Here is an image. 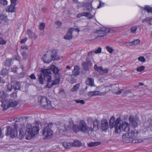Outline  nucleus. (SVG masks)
<instances>
[{
	"label": "nucleus",
	"mask_w": 152,
	"mask_h": 152,
	"mask_svg": "<svg viewBox=\"0 0 152 152\" xmlns=\"http://www.w3.org/2000/svg\"><path fill=\"white\" fill-rule=\"evenodd\" d=\"M107 29L104 28H102L96 31V33L98 34V37H102L105 36L107 34Z\"/></svg>",
	"instance_id": "11"
},
{
	"label": "nucleus",
	"mask_w": 152,
	"mask_h": 152,
	"mask_svg": "<svg viewBox=\"0 0 152 152\" xmlns=\"http://www.w3.org/2000/svg\"><path fill=\"white\" fill-rule=\"evenodd\" d=\"M100 142H91L89 143L88 145V146L90 147H93L94 146H97L100 144Z\"/></svg>",
	"instance_id": "36"
},
{
	"label": "nucleus",
	"mask_w": 152,
	"mask_h": 152,
	"mask_svg": "<svg viewBox=\"0 0 152 152\" xmlns=\"http://www.w3.org/2000/svg\"><path fill=\"white\" fill-rule=\"evenodd\" d=\"M56 23L57 25V28H60L62 25V23L59 21L56 22Z\"/></svg>",
	"instance_id": "56"
},
{
	"label": "nucleus",
	"mask_w": 152,
	"mask_h": 152,
	"mask_svg": "<svg viewBox=\"0 0 152 152\" xmlns=\"http://www.w3.org/2000/svg\"><path fill=\"white\" fill-rule=\"evenodd\" d=\"M86 84L87 85L90 86H94V80L93 79L89 78L86 80Z\"/></svg>",
	"instance_id": "26"
},
{
	"label": "nucleus",
	"mask_w": 152,
	"mask_h": 152,
	"mask_svg": "<svg viewBox=\"0 0 152 152\" xmlns=\"http://www.w3.org/2000/svg\"><path fill=\"white\" fill-rule=\"evenodd\" d=\"M99 121L97 119H95L93 121V128L92 131H96L99 128Z\"/></svg>",
	"instance_id": "20"
},
{
	"label": "nucleus",
	"mask_w": 152,
	"mask_h": 152,
	"mask_svg": "<svg viewBox=\"0 0 152 152\" xmlns=\"http://www.w3.org/2000/svg\"><path fill=\"white\" fill-rule=\"evenodd\" d=\"M150 18L148 17L145 18L144 19H143L142 20V23H145V22L149 21Z\"/></svg>",
	"instance_id": "61"
},
{
	"label": "nucleus",
	"mask_w": 152,
	"mask_h": 152,
	"mask_svg": "<svg viewBox=\"0 0 152 152\" xmlns=\"http://www.w3.org/2000/svg\"><path fill=\"white\" fill-rule=\"evenodd\" d=\"M45 127L42 131L43 138L44 140L48 139L51 137L53 135V132L51 128L53 126L52 122L49 123L45 125Z\"/></svg>",
	"instance_id": "4"
},
{
	"label": "nucleus",
	"mask_w": 152,
	"mask_h": 152,
	"mask_svg": "<svg viewBox=\"0 0 152 152\" xmlns=\"http://www.w3.org/2000/svg\"><path fill=\"white\" fill-rule=\"evenodd\" d=\"M27 34L29 36V38H33L34 39H36L37 36L34 33H33L31 30H28L26 32Z\"/></svg>",
	"instance_id": "19"
},
{
	"label": "nucleus",
	"mask_w": 152,
	"mask_h": 152,
	"mask_svg": "<svg viewBox=\"0 0 152 152\" xmlns=\"http://www.w3.org/2000/svg\"><path fill=\"white\" fill-rule=\"evenodd\" d=\"M73 130L74 132L76 133L80 131L79 125L77 126L76 125H74L73 126Z\"/></svg>",
	"instance_id": "39"
},
{
	"label": "nucleus",
	"mask_w": 152,
	"mask_h": 152,
	"mask_svg": "<svg viewBox=\"0 0 152 152\" xmlns=\"http://www.w3.org/2000/svg\"><path fill=\"white\" fill-rule=\"evenodd\" d=\"M60 82V80L59 77L56 79L55 80L52 81V83L50 84H48L46 85V86L48 88H51L54 86L57 85L59 84Z\"/></svg>",
	"instance_id": "16"
},
{
	"label": "nucleus",
	"mask_w": 152,
	"mask_h": 152,
	"mask_svg": "<svg viewBox=\"0 0 152 152\" xmlns=\"http://www.w3.org/2000/svg\"><path fill=\"white\" fill-rule=\"evenodd\" d=\"M1 73L2 75H6L8 74V71L7 69H3L1 71Z\"/></svg>",
	"instance_id": "43"
},
{
	"label": "nucleus",
	"mask_w": 152,
	"mask_h": 152,
	"mask_svg": "<svg viewBox=\"0 0 152 152\" xmlns=\"http://www.w3.org/2000/svg\"><path fill=\"white\" fill-rule=\"evenodd\" d=\"M57 50L56 49H53L52 50V54L51 55V58L52 60H58L60 58L59 56L57 55Z\"/></svg>",
	"instance_id": "17"
},
{
	"label": "nucleus",
	"mask_w": 152,
	"mask_h": 152,
	"mask_svg": "<svg viewBox=\"0 0 152 152\" xmlns=\"http://www.w3.org/2000/svg\"><path fill=\"white\" fill-rule=\"evenodd\" d=\"M51 70L53 71V73L55 75L58 74L59 72V70L58 68L55 66L54 65H53L51 67Z\"/></svg>",
	"instance_id": "29"
},
{
	"label": "nucleus",
	"mask_w": 152,
	"mask_h": 152,
	"mask_svg": "<svg viewBox=\"0 0 152 152\" xmlns=\"http://www.w3.org/2000/svg\"><path fill=\"white\" fill-rule=\"evenodd\" d=\"M109 125L110 128L114 127L115 132L117 133H120L123 131L129 132L130 129V125L127 122H122L120 118H117L115 120L114 116H112L110 118Z\"/></svg>",
	"instance_id": "1"
},
{
	"label": "nucleus",
	"mask_w": 152,
	"mask_h": 152,
	"mask_svg": "<svg viewBox=\"0 0 152 152\" xmlns=\"http://www.w3.org/2000/svg\"><path fill=\"white\" fill-rule=\"evenodd\" d=\"M15 5H14L13 4H11L8 6L5 9V10L7 12H13L15 11Z\"/></svg>",
	"instance_id": "21"
},
{
	"label": "nucleus",
	"mask_w": 152,
	"mask_h": 152,
	"mask_svg": "<svg viewBox=\"0 0 152 152\" xmlns=\"http://www.w3.org/2000/svg\"><path fill=\"white\" fill-rule=\"evenodd\" d=\"M21 54L23 58H25L28 56V54L26 52H23Z\"/></svg>",
	"instance_id": "57"
},
{
	"label": "nucleus",
	"mask_w": 152,
	"mask_h": 152,
	"mask_svg": "<svg viewBox=\"0 0 152 152\" xmlns=\"http://www.w3.org/2000/svg\"><path fill=\"white\" fill-rule=\"evenodd\" d=\"M10 107H14L18 104V102L12 99H8Z\"/></svg>",
	"instance_id": "23"
},
{
	"label": "nucleus",
	"mask_w": 152,
	"mask_h": 152,
	"mask_svg": "<svg viewBox=\"0 0 152 152\" xmlns=\"http://www.w3.org/2000/svg\"><path fill=\"white\" fill-rule=\"evenodd\" d=\"M21 86V84L19 82H16L14 84L13 86V89L15 90H19Z\"/></svg>",
	"instance_id": "34"
},
{
	"label": "nucleus",
	"mask_w": 152,
	"mask_h": 152,
	"mask_svg": "<svg viewBox=\"0 0 152 152\" xmlns=\"http://www.w3.org/2000/svg\"><path fill=\"white\" fill-rule=\"evenodd\" d=\"M74 122L72 118L69 119V122L66 121L64 123H61L60 127V129L62 130L63 131H65L67 130H68L70 128H71L72 126H73ZM60 128L59 127H58Z\"/></svg>",
	"instance_id": "8"
},
{
	"label": "nucleus",
	"mask_w": 152,
	"mask_h": 152,
	"mask_svg": "<svg viewBox=\"0 0 152 152\" xmlns=\"http://www.w3.org/2000/svg\"><path fill=\"white\" fill-rule=\"evenodd\" d=\"M37 101L42 107L45 109L51 110L53 108L51 102L45 96H39L38 98Z\"/></svg>",
	"instance_id": "3"
},
{
	"label": "nucleus",
	"mask_w": 152,
	"mask_h": 152,
	"mask_svg": "<svg viewBox=\"0 0 152 152\" xmlns=\"http://www.w3.org/2000/svg\"><path fill=\"white\" fill-rule=\"evenodd\" d=\"M106 49L107 51L110 53H112L114 50L112 48L109 46H107L106 47Z\"/></svg>",
	"instance_id": "45"
},
{
	"label": "nucleus",
	"mask_w": 152,
	"mask_h": 152,
	"mask_svg": "<svg viewBox=\"0 0 152 152\" xmlns=\"http://www.w3.org/2000/svg\"><path fill=\"white\" fill-rule=\"evenodd\" d=\"M140 40L139 39H138L132 41L133 45H138L140 43Z\"/></svg>",
	"instance_id": "46"
},
{
	"label": "nucleus",
	"mask_w": 152,
	"mask_h": 152,
	"mask_svg": "<svg viewBox=\"0 0 152 152\" xmlns=\"http://www.w3.org/2000/svg\"><path fill=\"white\" fill-rule=\"evenodd\" d=\"M38 80L40 84H42L44 83V80L42 75L40 73L38 75Z\"/></svg>",
	"instance_id": "37"
},
{
	"label": "nucleus",
	"mask_w": 152,
	"mask_h": 152,
	"mask_svg": "<svg viewBox=\"0 0 152 152\" xmlns=\"http://www.w3.org/2000/svg\"><path fill=\"white\" fill-rule=\"evenodd\" d=\"M75 102L77 103H80L82 104H84L85 103V101L83 100H76Z\"/></svg>",
	"instance_id": "53"
},
{
	"label": "nucleus",
	"mask_w": 152,
	"mask_h": 152,
	"mask_svg": "<svg viewBox=\"0 0 152 152\" xmlns=\"http://www.w3.org/2000/svg\"><path fill=\"white\" fill-rule=\"evenodd\" d=\"M26 134L27 135L25 136L26 139L30 140L32 137L37 134L39 130V127L35 125L32 126L29 123L27 124Z\"/></svg>",
	"instance_id": "2"
},
{
	"label": "nucleus",
	"mask_w": 152,
	"mask_h": 152,
	"mask_svg": "<svg viewBox=\"0 0 152 152\" xmlns=\"http://www.w3.org/2000/svg\"><path fill=\"white\" fill-rule=\"evenodd\" d=\"M79 126L80 131L83 132L85 133L87 132L88 133L92 131V128L91 127H88L84 120H80L79 122Z\"/></svg>",
	"instance_id": "7"
},
{
	"label": "nucleus",
	"mask_w": 152,
	"mask_h": 152,
	"mask_svg": "<svg viewBox=\"0 0 152 152\" xmlns=\"http://www.w3.org/2000/svg\"><path fill=\"white\" fill-rule=\"evenodd\" d=\"M80 86V84L79 83L76 84L73 86V88L71 89V91L72 92H74L77 91L79 88Z\"/></svg>",
	"instance_id": "38"
},
{
	"label": "nucleus",
	"mask_w": 152,
	"mask_h": 152,
	"mask_svg": "<svg viewBox=\"0 0 152 152\" xmlns=\"http://www.w3.org/2000/svg\"><path fill=\"white\" fill-rule=\"evenodd\" d=\"M13 88V86L11 84H9L5 87V90L7 92L10 91Z\"/></svg>",
	"instance_id": "33"
},
{
	"label": "nucleus",
	"mask_w": 152,
	"mask_h": 152,
	"mask_svg": "<svg viewBox=\"0 0 152 152\" xmlns=\"http://www.w3.org/2000/svg\"><path fill=\"white\" fill-rule=\"evenodd\" d=\"M119 85L118 84H112L111 86H105L107 92L110 90H112L113 93L118 95L120 94L122 92V89L119 88Z\"/></svg>",
	"instance_id": "6"
},
{
	"label": "nucleus",
	"mask_w": 152,
	"mask_h": 152,
	"mask_svg": "<svg viewBox=\"0 0 152 152\" xmlns=\"http://www.w3.org/2000/svg\"><path fill=\"white\" fill-rule=\"evenodd\" d=\"M42 59L45 63H49L52 61V59L50 58H48L46 54H44L43 56Z\"/></svg>",
	"instance_id": "25"
},
{
	"label": "nucleus",
	"mask_w": 152,
	"mask_h": 152,
	"mask_svg": "<svg viewBox=\"0 0 152 152\" xmlns=\"http://www.w3.org/2000/svg\"><path fill=\"white\" fill-rule=\"evenodd\" d=\"M45 80H46L47 82V84H50L51 82L52 77L50 75H46V76H44Z\"/></svg>",
	"instance_id": "28"
},
{
	"label": "nucleus",
	"mask_w": 152,
	"mask_h": 152,
	"mask_svg": "<svg viewBox=\"0 0 152 152\" xmlns=\"http://www.w3.org/2000/svg\"><path fill=\"white\" fill-rule=\"evenodd\" d=\"M126 46H133V44L132 41V42H126L124 44Z\"/></svg>",
	"instance_id": "54"
},
{
	"label": "nucleus",
	"mask_w": 152,
	"mask_h": 152,
	"mask_svg": "<svg viewBox=\"0 0 152 152\" xmlns=\"http://www.w3.org/2000/svg\"><path fill=\"white\" fill-rule=\"evenodd\" d=\"M73 31V28H69L66 34L64 36V38L65 39L70 40L72 37V33Z\"/></svg>",
	"instance_id": "13"
},
{
	"label": "nucleus",
	"mask_w": 152,
	"mask_h": 152,
	"mask_svg": "<svg viewBox=\"0 0 152 152\" xmlns=\"http://www.w3.org/2000/svg\"><path fill=\"white\" fill-rule=\"evenodd\" d=\"M18 126L17 124H15L14 125V128L11 127L10 126L7 127L6 136L10 135L12 138H13L18 134L17 132V128Z\"/></svg>",
	"instance_id": "5"
},
{
	"label": "nucleus",
	"mask_w": 152,
	"mask_h": 152,
	"mask_svg": "<svg viewBox=\"0 0 152 152\" xmlns=\"http://www.w3.org/2000/svg\"><path fill=\"white\" fill-rule=\"evenodd\" d=\"M0 3L4 5H7L8 4V2L7 0H1Z\"/></svg>",
	"instance_id": "55"
},
{
	"label": "nucleus",
	"mask_w": 152,
	"mask_h": 152,
	"mask_svg": "<svg viewBox=\"0 0 152 152\" xmlns=\"http://www.w3.org/2000/svg\"><path fill=\"white\" fill-rule=\"evenodd\" d=\"M45 26V25L43 23H41L39 26V29L41 30L44 29Z\"/></svg>",
	"instance_id": "47"
},
{
	"label": "nucleus",
	"mask_w": 152,
	"mask_h": 152,
	"mask_svg": "<svg viewBox=\"0 0 152 152\" xmlns=\"http://www.w3.org/2000/svg\"><path fill=\"white\" fill-rule=\"evenodd\" d=\"M25 135V132L24 129L22 128H21L19 131V138L21 139Z\"/></svg>",
	"instance_id": "35"
},
{
	"label": "nucleus",
	"mask_w": 152,
	"mask_h": 152,
	"mask_svg": "<svg viewBox=\"0 0 152 152\" xmlns=\"http://www.w3.org/2000/svg\"><path fill=\"white\" fill-rule=\"evenodd\" d=\"M17 67L15 66H14L11 69V71L12 72H17Z\"/></svg>",
	"instance_id": "62"
},
{
	"label": "nucleus",
	"mask_w": 152,
	"mask_h": 152,
	"mask_svg": "<svg viewBox=\"0 0 152 152\" xmlns=\"http://www.w3.org/2000/svg\"><path fill=\"white\" fill-rule=\"evenodd\" d=\"M7 43V41L2 38H0V45H4Z\"/></svg>",
	"instance_id": "49"
},
{
	"label": "nucleus",
	"mask_w": 152,
	"mask_h": 152,
	"mask_svg": "<svg viewBox=\"0 0 152 152\" xmlns=\"http://www.w3.org/2000/svg\"><path fill=\"white\" fill-rule=\"evenodd\" d=\"M99 91H94L88 92V95L89 96L91 97L94 96L99 95Z\"/></svg>",
	"instance_id": "30"
},
{
	"label": "nucleus",
	"mask_w": 152,
	"mask_h": 152,
	"mask_svg": "<svg viewBox=\"0 0 152 152\" xmlns=\"http://www.w3.org/2000/svg\"><path fill=\"white\" fill-rule=\"evenodd\" d=\"M62 145L65 148L67 149L69 148L72 146V143L70 142H64Z\"/></svg>",
	"instance_id": "32"
},
{
	"label": "nucleus",
	"mask_w": 152,
	"mask_h": 152,
	"mask_svg": "<svg viewBox=\"0 0 152 152\" xmlns=\"http://www.w3.org/2000/svg\"><path fill=\"white\" fill-rule=\"evenodd\" d=\"M5 65L7 66H10L11 65V62L7 60L5 62Z\"/></svg>",
	"instance_id": "58"
},
{
	"label": "nucleus",
	"mask_w": 152,
	"mask_h": 152,
	"mask_svg": "<svg viewBox=\"0 0 152 152\" xmlns=\"http://www.w3.org/2000/svg\"><path fill=\"white\" fill-rule=\"evenodd\" d=\"M101 126L102 130L104 131H106L108 129V122L107 120H102Z\"/></svg>",
	"instance_id": "12"
},
{
	"label": "nucleus",
	"mask_w": 152,
	"mask_h": 152,
	"mask_svg": "<svg viewBox=\"0 0 152 152\" xmlns=\"http://www.w3.org/2000/svg\"><path fill=\"white\" fill-rule=\"evenodd\" d=\"M138 59L140 61L142 62H144L145 61V59L143 56H140L138 58Z\"/></svg>",
	"instance_id": "51"
},
{
	"label": "nucleus",
	"mask_w": 152,
	"mask_h": 152,
	"mask_svg": "<svg viewBox=\"0 0 152 152\" xmlns=\"http://www.w3.org/2000/svg\"><path fill=\"white\" fill-rule=\"evenodd\" d=\"M94 69L101 74L103 75L108 72V70L107 69H103L101 66H98L97 65L94 66Z\"/></svg>",
	"instance_id": "10"
},
{
	"label": "nucleus",
	"mask_w": 152,
	"mask_h": 152,
	"mask_svg": "<svg viewBox=\"0 0 152 152\" xmlns=\"http://www.w3.org/2000/svg\"><path fill=\"white\" fill-rule=\"evenodd\" d=\"M94 53V50H91L88 52V56H91Z\"/></svg>",
	"instance_id": "60"
},
{
	"label": "nucleus",
	"mask_w": 152,
	"mask_h": 152,
	"mask_svg": "<svg viewBox=\"0 0 152 152\" xmlns=\"http://www.w3.org/2000/svg\"><path fill=\"white\" fill-rule=\"evenodd\" d=\"M1 102L2 103L1 105V107L3 108V110H7L8 107H10V105L9 104V103L8 102V99L3 101V100H1Z\"/></svg>",
	"instance_id": "15"
},
{
	"label": "nucleus",
	"mask_w": 152,
	"mask_h": 152,
	"mask_svg": "<svg viewBox=\"0 0 152 152\" xmlns=\"http://www.w3.org/2000/svg\"><path fill=\"white\" fill-rule=\"evenodd\" d=\"M129 119L131 126L134 128L136 127L137 126V121L135 120L134 117L132 115H130Z\"/></svg>",
	"instance_id": "14"
},
{
	"label": "nucleus",
	"mask_w": 152,
	"mask_h": 152,
	"mask_svg": "<svg viewBox=\"0 0 152 152\" xmlns=\"http://www.w3.org/2000/svg\"><path fill=\"white\" fill-rule=\"evenodd\" d=\"M138 132L135 129L128 132L129 137L130 138L135 139L137 135Z\"/></svg>",
	"instance_id": "18"
},
{
	"label": "nucleus",
	"mask_w": 152,
	"mask_h": 152,
	"mask_svg": "<svg viewBox=\"0 0 152 152\" xmlns=\"http://www.w3.org/2000/svg\"><path fill=\"white\" fill-rule=\"evenodd\" d=\"M95 15V14H94L93 15H92L90 12H86V17L88 18V19H90L94 17V15Z\"/></svg>",
	"instance_id": "42"
},
{
	"label": "nucleus",
	"mask_w": 152,
	"mask_h": 152,
	"mask_svg": "<svg viewBox=\"0 0 152 152\" xmlns=\"http://www.w3.org/2000/svg\"><path fill=\"white\" fill-rule=\"evenodd\" d=\"M82 66L83 69L86 71H88L90 69V67L92 65L90 59L89 58H86V62L82 63Z\"/></svg>",
	"instance_id": "9"
},
{
	"label": "nucleus",
	"mask_w": 152,
	"mask_h": 152,
	"mask_svg": "<svg viewBox=\"0 0 152 152\" xmlns=\"http://www.w3.org/2000/svg\"><path fill=\"white\" fill-rule=\"evenodd\" d=\"M7 96V94L4 91H1L0 92V98L1 100L4 101L7 100L6 98Z\"/></svg>",
	"instance_id": "27"
},
{
	"label": "nucleus",
	"mask_w": 152,
	"mask_h": 152,
	"mask_svg": "<svg viewBox=\"0 0 152 152\" xmlns=\"http://www.w3.org/2000/svg\"><path fill=\"white\" fill-rule=\"evenodd\" d=\"M52 71L51 68L47 69L42 68L41 70V72L43 73L44 76H46V75H49L51 73Z\"/></svg>",
	"instance_id": "22"
},
{
	"label": "nucleus",
	"mask_w": 152,
	"mask_h": 152,
	"mask_svg": "<svg viewBox=\"0 0 152 152\" xmlns=\"http://www.w3.org/2000/svg\"><path fill=\"white\" fill-rule=\"evenodd\" d=\"M29 77L32 80H35L36 79V78L34 74H31L30 76Z\"/></svg>",
	"instance_id": "59"
},
{
	"label": "nucleus",
	"mask_w": 152,
	"mask_h": 152,
	"mask_svg": "<svg viewBox=\"0 0 152 152\" xmlns=\"http://www.w3.org/2000/svg\"><path fill=\"white\" fill-rule=\"evenodd\" d=\"M69 81V83L71 84H74L76 83L77 80L75 78L71 76Z\"/></svg>",
	"instance_id": "41"
},
{
	"label": "nucleus",
	"mask_w": 152,
	"mask_h": 152,
	"mask_svg": "<svg viewBox=\"0 0 152 152\" xmlns=\"http://www.w3.org/2000/svg\"><path fill=\"white\" fill-rule=\"evenodd\" d=\"M102 49L100 47H99L94 51V53L96 54L100 53L101 52Z\"/></svg>",
	"instance_id": "52"
},
{
	"label": "nucleus",
	"mask_w": 152,
	"mask_h": 152,
	"mask_svg": "<svg viewBox=\"0 0 152 152\" xmlns=\"http://www.w3.org/2000/svg\"><path fill=\"white\" fill-rule=\"evenodd\" d=\"M122 137L123 139H125L127 137H129L128 133L124 134L122 136Z\"/></svg>",
	"instance_id": "63"
},
{
	"label": "nucleus",
	"mask_w": 152,
	"mask_h": 152,
	"mask_svg": "<svg viewBox=\"0 0 152 152\" xmlns=\"http://www.w3.org/2000/svg\"><path fill=\"white\" fill-rule=\"evenodd\" d=\"M80 68L76 66L74 67V69L72 71L73 74L75 76L78 75L80 74Z\"/></svg>",
	"instance_id": "24"
},
{
	"label": "nucleus",
	"mask_w": 152,
	"mask_h": 152,
	"mask_svg": "<svg viewBox=\"0 0 152 152\" xmlns=\"http://www.w3.org/2000/svg\"><path fill=\"white\" fill-rule=\"evenodd\" d=\"M144 9L148 13H152V8L149 6H146L144 8Z\"/></svg>",
	"instance_id": "40"
},
{
	"label": "nucleus",
	"mask_w": 152,
	"mask_h": 152,
	"mask_svg": "<svg viewBox=\"0 0 152 152\" xmlns=\"http://www.w3.org/2000/svg\"><path fill=\"white\" fill-rule=\"evenodd\" d=\"M145 67L144 66H141L137 68L136 70L137 72H140L145 69Z\"/></svg>",
	"instance_id": "48"
},
{
	"label": "nucleus",
	"mask_w": 152,
	"mask_h": 152,
	"mask_svg": "<svg viewBox=\"0 0 152 152\" xmlns=\"http://www.w3.org/2000/svg\"><path fill=\"white\" fill-rule=\"evenodd\" d=\"M137 26H135L131 28V31L132 33L134 34L137 30Z\"/></svg>",
	"instance_id": "50"
},
{
	"label": "nucleus",
	"mask_w": 152,
	"mask_h": 152,
	"mask_svg": "<svg viewBox=\"0 0 152 152\" xmlns=\"http://www.w3.org/2000/svg\"><path fill=\"white\" fill-rule=\"evenodd\" d=\"M27 40V38L25 37L24 39H22L20 41V42L21 43H24L26 42V41Z\"/></svg>",
	"instance_id": "64"
},
{
	"label": "nucleus",
	"mask_w": 152,
	"mask_h": 152,
	"mask_svg": "<svg viewBox=\"0 0 152 152\" xmlns=\"http://www.w3.org/2000/svg\"><path fill=\"white\" fill-rule=\"evenodd\" d=\"M0 20L7 21L8 20V19L7 16L3 14H0Z\"/></svg>",
	"instance_id": "44"
},
{
	"label": "nucleus",
	"mask_w": 152,
	"mask_h": 152,
	"mask_svg": "<svg viewBox=\"0 0 152 152\" xmlns=\"http://www.w3.org/2000/svg\"><path fill=\"white\" fill-rule=\"evenodd\" d=\"M72 146L73 147H79L80 146L82 145L81 142L78 140L74 141V142L72 143Z\"/></svg>",
	"instance_id": "31"
}]
</instances>
